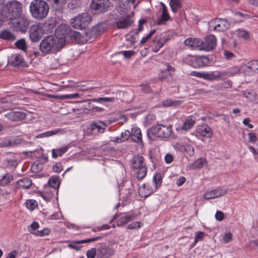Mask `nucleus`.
Instances as JSON below:
<instances>
[{
    "label": "nucleus",
    "instance_id": "nucleus-18",
    "mask_svg": "<svg viewBox=\"0 0 258 258\" xmlns=\"http://www.w3.org/2000/svg\"><path fill=\"white\" fill-rule=\"evenodd\" d=\"M197 132L200 136L208 138H211L213 135L211 127L205 123L199 125L197 128Z\"/></svg>",
    "mask_w": 258,
    "mask_h": 258
},
{
    "label": "nucleus",
    "instance_id": "nucleus-1",
    "mask_svg": "<svg viewBox=\"0 0 258 258\" xmlns=\"http://www.w3.org/2000/svg\"><path fill=\"white\" fill-rule=\"evenodd\" d=\"M69 28L67 26L58 27L55 32L57 37H59L61 40H59L55 38L53 36H48L44 38L40 42L39 49L43 54L49 53H54L60 50L62 47V42L63 41L62 38L66 37Z\"/></svg>",
    "mask_w": 258,
    "mask_h": 258
},
{
    "label": "nucleus",
    "instance_id": "nucleus-39",
    "mask_svg": "<svg viewBox=\"0 0 258 258\" xmlns=\"http://www.w3.org/2000/svg\"><path fill=\"white\" fill-rule=\"evenodd\" d=\"M64 133V131L62 129L56 128L53 130L49 131L44 133H43L44 138L49 137L55 135H62Z\"/></svg>",
    "mask_w": 258,
    "mask_h": 258
},
{
    "label": "nucleus",
    "instance_id": "nucleus-26",
    "mask_svg": "<svg viewBox=\"0 0 258 258\" xmlns=\"http://www.w3.org/2000/svg\"><path fill=\"white\" fill-rule=\"evenodd\" d=\"M133 21L129 17H122L116 21V25L118 29H125L133 24Z\"/></svg>",
    "mask_w": 258,
    "mask_h": 258
},
{
    "label": "nucleus",
    "instance_id": "nucleus-45",
    "mask_svg": "<svg viewBox=\"0 0 258 258\" xmlns=\"http://www.w3.org/2000/svg\"><path fill=\"white\" fill-rule=\"evenodd\" d=\"M237 34L238 37L245 39H248L250 36V33L248 32L240 29L237 30Z\"/></svg>",
    "mask_w": 258,
    "mask_h": 258
},
{
    "label": "nucleus",
    "instance_id": "nucleus-23",
    "mask_svg": "<svg viewBox=\"0 0 258 258\" xmlns=\"http://www.w3.org/2000/svg\"><path fill=\"white\" fill-rule=\"evenodd\" d=\"M106 125L102 121H94L90 124V130L94 134L103 133L104 132Z\"/></svg>",
    "mask_w": 258,
    "mask_h": 258
},
{
    "label": "nucleus",
    "instance_id": "nucleus-50",
    "mask_svg": "<svg viewBox=\"0 0 258 258\" xmlns=\"http://www.w3.org/2000/svg\"><path fill=\"white\" fill-rule=\"evenodd\" d=\"M156 30L153 29L151 30L150 33L146 36L144 37L140 42V45H144L149 39L151 38V36L155 33Z\"/></svg>",
    "mask_w": 258,
    "mask_h": 258
},
{
    "label": "nucleus",
    "instance_id": "nucleus-14",
    "mask_svg": "<svg viewBox=\"0 0 258 258\" xmlns=\"http://www.w3.org/2000/svg\"><path fill=\"white\" fill-rule=\"evenodd\" d=\"M40 25H33L29 30V37L32 41H38L41 38L43 33Z\"/></svg>",
    "mask_w": 258,
    "mask_h": 258
},
{
    "label": "nucleus",
    "instance_id": "nucleus-48",
    "mask_svg": "<svg viewBox=\"0 0 258 258\" xmlns=\"http://www.w3.org/2000/svg\"><path fill=\"white\" fill-rule=\"evenodd\" d=\"M172 74L167 72V71H163L161 72L159 75V77L161 80L164 79H171L172 78Z\"/></svg>",
    "mask_w": 258,
    "mask_h": 258
},
{
    "label": "nucleus",
    "instance_id": "nucleus-41",
    "mask_svg": "<svg viewBox=\"0 0 258 258\" xmlns=\"http://www.w3.org/2000/svg\"><path fill=\"white\" fill-rule=\"evenodd\" d=\"M170 5L172 12L176 13L181 7V3L179 0H170Z\"/></svg>",
    "mask_w": 258,
    "mask_h": 258
},
{
    "label": "nucleus",
    "instance_id": "nucleus-5",
    "mask_svg": "<svg viewBox=\"0 0 258 258\" xmlns=\"http://www.w3.org/2000/svg\"><path fill=\"white\" fill-rule=\"evenodd\" d=\"M172 134V130L171 126L161 124L153 125L147 131V135L150 139L153 137L167 139L170 137Z\"/></svg>",
    "mask_w": 258,
    "mask_h": 258
},
{
    "label": "nucleus",
    "instance_id": "nucleus-44",
    "mask_svg": "<svg viewBox=\"0 0 258 258\" xmlns=\"http://www.w3.org/2000/svg\"><path fill=\"white\" fill-rule=\"evenodd\" d=\"M16 46L19 48L25 51L27 48V45L25 40L24 39H21L17 41L15 43Z\"/></svg>",
    "mask_w": 258,
    "mask_h": 258
},
{
    "label": "nucleus",
    "instance_id": "nucleus-58",
    "mask_svg": "<svg viewBox=\"0 0 258 258\" xmlns=\"http://www.w3.org/2000/svg\"><path fill=\"white\" fill-rule=\"evenodd\" d=\"M248 141L251 143H255L257 140V137L256 135L252 132L248 133Z\"/></svg>",
    "mask_w": 258,
    "mask_h": 258
},
{
    "label": "nucleus",
    "instance_id": "nucleus-51",
    "mask_svg": "<svg viewBox=\"0 0 258 258\" xmlns=\"http://www.w3.org/2000/svg\"><path fill=\"white\" fill-rule=\"evenodd\" d=\"M97 250L95 248H92L87 251V258H95L97 256Z\"/></svg>",
    "mask_w": 258,
    "mask_h": 258
},
{
    "label": "nucleus",
    "instance_id": "nucleus-40",
    "mask_svg": "<svg viewBox=\"0 0 258 258\" xmlns=\"http://www.w3.org/2000/svg\"><path fill=\"white\" fill-rule=\"evenodd\" d=\"M181 101L173 100L172 99H166L162 101V105L164 107H170L179 105L181 104Z\"/></svg>",
    "mask_w": 258,
    "mask_h": 258
},
{
    "label": "nucleus",
    "instance_id": "nucleus-7",
    "mask_svg": "<svg viewBox=\"0 0 258 258\" xmlns=\"http://www.w3.org/2000/svg\"><path fill=\"white\" fill-rule=\"evenodd\" d=\"M91 16L88 13H83L71 20V25L76 29H83L91 22Z\"/></svg>",
    "mask_w": 258,
    "mask_h": 258
},
{
    "label": "nucleus",
    "instance_id": "nucleus-28",
    "mask_svg": "<svg viewBox=\"0 0 258 258\" xmlns=\"http://www.w3.org/2000/svg\"><path fill=\"white\" fill-rule=\"evenodd\" d=\"M196 121V117L193 115L187 116L182 125L181 126L180 128L181 130L187 131L194 125Z\"/></svg>",
    "mask_w": 258,
    "mask_h": 258
},
{
    "label": "nucleus",
    "instance_id": "nucleus-35",
    "mask_svg": "<svg viewBox=\"0 0 258 258\" xmlns=\"http://www.w3.org/2000/svg\"><path fill=\"white\" fill-rule=\"evenodd\" d=\"M162 183V178L160 173H157L154 175L153 177V187L156 190L160 187Z\"/></svg>",
    "mask_w": 258,
    "mask_h": 258
},
{
    "label": "nucleus",
    "instance_id": "nucleus-36",
    "mask_svg": "<svg viewBox=\"0 0 258 258\" xmlns=\"http://www.w3.org/2000/svg\"><path fill=\"white\" fill-rule=\"evenodd\" d=\"M0 37L3 39L9 41H14L16 39V36L11 31L5 30L1 32Z\"/></svg>",
    "mask_w": 258,
    "mask_h": 258
},
{
    "label": "nucleus",
    "instance_id": "nucleus-63",
    "mask_svg": "<svg viewBox=\"0 0 258 258\" xmlns=\"http://www.w3.org/2000/svg\"><path fill=\"white\" fill-rule=\"evenodd\" d=\"M224 214L221 211H218L215 214V218L217 220L221 221L224 219Z\"/></svg>",
    "mask_w": 258,
    "mask_h": 258
},
{
    "label": "nucleus",
    "instance_id": "nucleus-59",
    "mask_svg": "<svg viewBox=\"0 0 258 258\" xmlns=\"http://www.w3.org/2000/svg\"><path fill=\"white\" fill-rule=\"evenodd\" d=\"M53 169L54 172L59 173L62 170V165L60 162H57L53 166Z\"/></svg>",
    "mask_w": 258,
    "mask_h": 258
},
{
    "label": "nucleus",
    "instance_id": "nucleus-21",
    "mask_svg": "<svg viewBox=\"0 0 258 258\" xmlns=\"http://www.w3.org/2000/svg\"><path fill=\"white\" fill-rule=\"evenodd\" d=\"M5 116L9 120L13 121H19L26 117V113L22 111H11Z\"/></svg>",
    "mask_w": 258,
    "mask_h": 258
},
{
    "label": "nucleus",
    "instance_id": "nucleus-22",
    "mask_svg": "<svg viewBox=\"0 0 258 258\" xmlns=\"http://www.w3.org/2000/svg\"><path fill=\"white\" fill-rule=\"evenodd\" d=\"M211 24L215 25L214 29L220 31H223L227 28H229V24L226 20L222 19H215L212 20Z\"/></svg>",
    "mask_w": 258,
    "mask_h": 258
},
{
    "label": "nucleus",
    "instance_id": "nucleus-20",
    "mask_svg": "<svg viewBox=\"0 0 258 258\" xmlns=\"http://www.w3.org/2000/svg\"><path fill=\"white\" fill-rule=\"evenodd\" d=\"M113 254V250L109 246H102L97 249V258H108Z\"/></svg>",
    "mask_w": 258,
    "mask_h": 258
},
{
    "label": "nucleus",
    "instance_id": "nucleus-33",
    "mask_svg": "<svg viewBox=\"0 0 258 258\" xmlns=\"http://www.w3.org/2000/svg\"><path fill=\"white\" fill-rule=\"evenodd\" d=\"M32 180L28 177H24L19 179L17 183V187L19 188L27 189L32 185Z\"/></svg>",
    "mask_w": 258,
    "mask_h": 258
},
{
    "label": "nucleus",
    "instance_id": "nucleus-34",
    "mask_svg": "<svg viewBox=\"0 0 258 258\" xmlns=\"http://www.w3.org/2000/svg\"><path fill=\"white\" fill-rule=\"evenodd\" d=\"M13 179V175L11 173L6 172L5 174L0 176V185L6 186L10 183Z\"/></svg>",
    "mask_w": 258,
    "mask_h": 258
},
{
    "label": "nucleus",
    "instance_id": "nucleus-37",
    "mask_svg": "<svg viewBox=\"0 0 258 258\" xmlns=\"http://www.w3.org/2000/svg\"><path fill=\"white\" fill-rule=\"evenodd\" d=\"M206 163V159L200 158L192 162L190 166L192 169H200L203 168Z\"/></svg>",
    "mask_w": 258,
    "mask_h": 258
},
{
    "label": "nucleus",
    "instance_id": "nucleus-57",
    "mask_svg": "<svg viewBox=\"0 0 258 258\" xmlns=\"http://www.w3.org/2000/svg\"><path fill=\"white\" fill-rule=\"evenodd\" d=\"M50 67L51 69H56L59 65L58 63V59L56 58H52L50 61Z\"/></svg>",
    "mask_w": 258,
    "mask_h": 258
},
{
    "label": "nucleus",
    "instance_id": "nucleus-61",
    "mask_svg": "<svg viewBox=\"0 0 258 258\" xmlns=\"http://www.w3.org/2000/svg\"><path fill=\"white\" fill-rule=\"evenodd\" d=\"M186 153L189 156H192L194 155V149L191 146H186L185 148Z\"/></svg>",
    "mask_w": 258,
    "mask_h": 258
},
{
    "label": "nucleus",
    "instance_id": "nucleus-9",
    "mask_svg": "<svg viewBox=\"0 0 258 258\" xmlns=\"http://www.w3.org/2000/svg\"><path fill=\"white\" fill-rule=\"evenodd\" d=\"M185 61L195 68H199L207 66L209 59L206 56L188 55L185 58Z\"/></svg>",
    "mask_w": 258,
    "mask_h": 258
},
{
    "label": "nucleus",
    "instance_id": "nucleus-56",
    "mask_svg": "<svg viewBox=\"0 0 258 258\" xmlns=\"http://www.w3.org/2000/svg\"><path fill=\"white\" fill-rule=\"evenodd\" d=\"M141 223L140 222H133L127 225V228L129 229L139 228L141 227Z\"/></svg>",
    "mask_w": 258,
    "mask_h": 258
},
{
    "label": "nucleus",
    "instance_id": "nucleus-62",
    "mask_svg": "<svg viewBox=\"0 0 258 258\" xmlns=\"http://www.w3.org/2000/svg\"><path fill=\"white\" fill-rule=\"evenodd\" d=\"M126 39L128 41H131L132 43H135L136 37L132 32H131L129 34L126 35Z\"/></svg>",
    "mask_w": 258,
    "mask_h": 258
},
{
    "label": "nucleus",
    "instance_id": "nucleus-29",
    "mask_svg": "<svg viewBox=\"0 0 258 258\" xmlns=\"http://www.w3.org/2000/svg\"><path fill=\"white\" fill-rule=\"evenodd\" d=\"M51 85L52 86H56L57 88H53L52 87L51 90H52L53 91L57 92V91H72L74 90L75 89H77L78 87L72 85H59L56 83H51Z\"/></svg>",
    "mask_w": 258,
    "mask_h": 258
},
{
    "label": "nucleus",
    "instance_id": "nucleus-32",
    "mask_svg": "<svg viewBox=\"0 0 258 258\" xmlns=\"http://www.w3.org/2000/svg\"><path fill=\"white\" fill-rule=\"evenodd\" d=\"M52 8L55 11H60L66 3V0H47Z\"/></svg>",
    "mask_w": 258,
    "mask_h": 258
},
{
    "label": "nucleus",
    "instance_id": "nucleus-31",
    "mask_svg": "<svg viewBox=\"0 0 258 258\" xmlns=\"http://www.w3.org/2000/svg\"><path fill=\"white\" fill-rule=\"evenodd\" d=\"M69 149L68 146H62L58 148L52 149V157L56 159L58 157L62 156Z\"/></svg>",
    "mask_w": 258,
    "mask_h": 258
},
{
    "label": "nucleus",
    "instance_id": "nucleus-49",
    "mask_svg": "<svg viewBox=\"0 0 258 258\" xmlns=\"http://www.w3.org/2000/svg\"><path fill=\"white\" fill-rule=\"evenodd\" d=\"M50 233V230L48 228H44L41 230H37L34 233V235L38 237H42L48 235Z\"/></svg>",
    "mask_w": 258,
    "mask_h": 258
},
{
    "label": "nucleus",
    "instance_id": "nucleus-19",
    "mask_svg": "<svg viewBox=\"0 0 258 258\" xmlns=\"http://www.w3.org/2000/svg\"><path fill=\"white\" fill-rule=\"evenodd\" d=\"M226 193L225 189L218 187L205 194L204 198L206 200L213 199L224 196Z\"/></svg>",
    "mask_w": 258,
    "mask_h": 258
},
{
    "label": "nucleus",
    "instance_id": "nucleus-47",
    "mask_svg": "<svg viewBox=\"0 0 258 258\" xmlns=\"http://www.w3.org/2000/svg\"><path fill=\"white\" fill-rule=\"evenodd\" d=\"M26 206L29 210H33L37 206V204L35 200H29L26 202Z\"/></svg>",
    "mask_w": 258,
    "mask_h": 258
},
{
    "label": "nucleus",
    "instance_id": "nucleus-25",
    "mask_svg": "<svg viewBox=\"0 0 258 258\" xmlns=\"http://www.w3.org/2000/svg\"><path fill=\"white\" fill-rule=\"evenodd\" d=\"M184 44L192 49H195L202 47L203 41L198 38H188L184 41Z\"/></svg>",
    "mask_w": 258,
    "mask_h": 258
},
{
    "label": "nucleus",
    "instance_id": "nucleus-12",
    "mask_svg": "<svg viewBox=\"0 0 258 258\" xmlns=\"http://www.w3.org/2000/svg\"><path fill=\"white\" fill-rule=\"evenodd\" d=\"M105 30V26L104 24H98L92 27L90 29H85L84 34L86 40L88 39H92L97 36L100 35Z\"/></svg>",
    "mask_w": 258,
    "mask_h": 258
},
{
    "label": "nucleus",
    "instance_id": "nucleus-15",
    "mask_svg": "<svg viewBox=\"0 0 258 258\" xmlns=\"http://www.w3.org/2000/svg\"><path fill=\"white\" fill-rule=\"evenodd\" d=\"M217 44L216 37L213 35H209L207 36L204 41H203L202 47L200 48V50L206 51H210L215 48Z\"/></svg>",
    "mask_w": 258,
    "mask_h": 258
},
{
    "label": "nucleus",
    "instance_id": "nucleus-46",
    "mask_svg": "<svg viewBox=\"0 0 258 258\" xmlns=\"http://www.w3.org/2000/svg\"><path fill=\"white\" fill-rule=\"evenodd\" d=\"M39 227V225L38 222H33L32 224L28 227V230L31 234L34 235V233H36V230L38 229Z\"/></svg>",
    "mask_w": 258,
    "mask_h": 258
},
{
    "label": "nucleus",
    "instance_id": "nucleus-4",
    "mask_svg": "<svg viewBox=\"0 0 258 258\" xmlns=\"http://www.w3.org/2000/svg\"><path fill=\"white\" fill-rule=\"evenodd\" d=\"M236 71L232 70H227L225 72H211L210 73L192 72L190 73L191 76H195L205 80H225L233 76Z\"/></svg>",
    "mask_w": 258,
    "mask_h": 258
},
{
    "label": "nucleus",
    "instance_id": "nucleus-17",
    "mask_svg": "<svg viewBox=\"0 0 258 258\" xmlns=\"http://www.w3.org/2000/svg\"><path fill=\"white\" fill-rule=\"evenodd\" d=\"M8 63L9 65L13 67H25L26 63L24 60L22 56L19 54H12L8 60Z\"/></svg>",
    "mask_w": 258,
    "mask_h": 258
},
{
    "label": "nucleus",
    "instance_id": "nucleus-3",
    "mask_svg": "<svg viewBox=\"0 0 258 258\" xmlns=\"http://www.w3.org/2000/svg\"><path fill=\"white\" fill-rule=\"evenodd\" d=\"M23 5L17 1H9L3 7V15L11 20L17 19L22 14Z\"/></svg>",
    "mask_w": 258,
    "mask_h": 258
},
{
    "label": "nucleus",
    "instance_id": "nucleus-8",
    "mask_svg": "<svg viewBox=\"0 0 258 258\" xmlns=\"http://www.w3.org/2000/svg\"><path fill=\"white\" fill-rule=\"evenodd\" d=\"M132 168L137 169V177L139 179H143L147 174V169L144 163V158L138 156L132 159Z\"/></svg>",
    "mask_w": 258,
    "mask_h": 258
},
{
    "label": "nucleus",
    "instance_id": "nucleus-6",
    "mask_svg": "<svg viewBox=\"0 0 258 258\" xmlns=\"http://www.w3.org/2000/svg\"><path fill=\"white\" fill-rule=\"evenodd\" d=\"M228 70H232L236 71L235 75L239 73H243L245 76H252L254 73H258V60H253L249 61L245 65L241 66L238 69L231 68Z\"/></svg>",
    "mask_w": 258,
    "mask_h": 258
},
{
    "label": "nucleus",
    "instance_id": "nucleus-27",
    "mask_svg": "<svg viewBox=\"0 0 258 258\" xmlns=\"http://www.w3.org/2000/svg\"><path fill=\"white\" fill-rule=\"evenodd\" d=\"M136 218V215L135 213L131 214L123 215L119 218L117 220V225L118 226H123L131 222Z\"/></svg>",
    "mask_w": 258,
    "mask_h": 258
},
{
    "label": "nucleus",
    "instance_id": "nucleus-55",
    "mask_svg": "<svg viewBox=\"0 0 258 258\" xmlns=\"http://www.w3.org/2000/svg\"><path fill=\"white\" fill-rule=\"evenodd\" d=\"M111 101V99L109 97H100L98 98H94L93 101L99 103L107 102Z\"/></svg>",
    "mask_w": 258,
    "mask_h": 258
},
{
    "label": "nucleus",
    "instance_id": "nucleus-54",
    "mask_svg": "<svg viewBox=\"0 0 258 258\" xmlns=\"http://www.w3.org/2000/svg\"><path fill=\"white\" fill-rule=\"evenodd\" d=\"M205 233L202 231H198L196 233L195 236V243H197L198 241L203 240Z\"/></svg>",
    "mask_w": 258,
    "mask_h": 258
},
{
    "label": "nucleus",
    "instance_id": "nucleus-11",
    "mask_svg": "<svg viewBox=\"0 0 258 258\" xmlns=\"http://www.w3.org/2000/svg\"><path fill=\"white\" fill-rule=\"evenodd\" d=\"M110 6L109 0H92L90 5L91 9L103 13L107 12Z\"/></svg>",
    "mask_w": 258,
    "mask_h": 258
},
{
    "label": "nucleus",
    "instance_id": "nucleus-53",
    "mask_svg": "<svg viewBox=\"0 0 258 258\" xmlns=\"http://www.w3.org/2000/svg\"><path fill=\"white\" fill-rule=\"evenodd\" d=\"M120 137L123 142L131 138V132L128 130H125L121 133Z\"/></svg>",
    "mask_w": 258,
    "mask_h": 258
},
{
    "label": "nucleus",
    "instance_id": "nucleus-60",
    "mask_svg": "<svg viewBox=\"0 0 258 258\" xmlns=\"http://www.w3.org/2000/svg\"><path fill=\"white\" fill-rule=\"evenodd\" d=\"M248 148L249 151L252 153L254 159L258 161V149L255 150V148L251 146H249Z\"/></svg>",
    "mask_w": 258,
    "mask_h": 258
},
{
    "label": "nucleus",
    "instance_id": "nucleus-43",
    "mask_svg": "<svg viewBox=\"0 0 258 258\" xmlns=\"http://www.w3.org/2000/svg\"><path fill=\"white\" fill-rule=\"evenodd\" d=\"M49 184L50 186L54 189H56L59 185V179L56 177H51L49 180Z\"/></svg>",
    "mask_w": 258,
    "mask_h": 258
},
{
    "label": "nucleus",
    "instance_id": "nucleus-64",
    "mask_svg": "<svg viewBox=\"0 0 258 258\" xmlns=\"http://www.w3.org/2000/svg\"><path fill=\"white\" fill-rule=\"evenodd\" d=\"M165 69L164 70L165 71H167V72L171 73L172 74L175 71V69L174 67L170 66L169 64V63H166L165 64Z\"/></svg>",
    "mask_w": 258,
    "mask_h": 258
},
{
    "label": "nucleus",
    "instance_id": "nucleus-16",
    "mask_svg": "<svg viewBox=\"0 0 258 258\" xmlns=\"http://www.w3.org/2000/svg\"><path fill=\"white\" fill-rule=\"evenodd\" d=\"M156 191L151 184L144 183L139 188V194L142 198H146Z\"/></svg>",
    "mask_w": 258,
    "mask_h": 258
},
{
    "label": "nucleus",
    "instance_id": "nucleus-42",
    "mask_svg": "<svg viewBox=\"0 0 258 258\" xmlns=\"http://www.w3.org/2000/svg\"><path fill=\"white\" fill-rule=\"evenodd\" d=\"M102 237L101 236H96V237H92V238H88V239H86L75 241L73 242L75 243H78V244L89 243V242H94V241H96L100 240L102 239Z\"/></svg>",
    "mask_w": 258,
    "mask_h": 258
},
{
    "label": "nucleus",
    "instance_id": "nucleus-2",
    "mask_svg": "<svg viewBox=\"0 0 258 258\" xmlns=\"http://www.w3.org/2000/svg\"><path fill=\"white\" fill-rule=\"evenodd\" d=\"M49 10L48 4L44 0H33L30 3L29 11L32 17L41 21L48 15Z\"/></svg>",
    "mask_w": 258,
    "mask_h": 258
},
{
    "label": "nucleus",
    "instance_id": "nucleus-52",
    "mask_svg": "<svg viewBox=\"0 0 258 258\" xmlns=\"http://www.w3.org/2000/svg\"><path fill=\"white\" fill-rule=\"evenodd\" d=\"M244 96L250 100H253L255 99L256 94L255 92H248L245 91L244 92Z\"/></svg>",
    "mask_w": 258,
    "mask_h": 258
},
{
    "label": "nucleus",
    "instance_id": "nucleus-24",
    "mask_svg": "<svg viewBox=\"0 0 258 258\" xmlns=\"http://www.w3.org/2000/svg\"><path fill=\"white\" fill-rule=\"evenodd\" d=\"M131 139L133 141L138 144L143 143L141 131L139 128L136 127L132 129Z\"/></svg>",
    "mask_w": 258,
    "mask_h": 258
},
{
    "label": "nucleus",
    "instance_id": "nucleus-13",
    "mask_svg": "<svg viewBox=\"0 0 258 258\" xmlns=\"http://www.w3.org/2000/svg\"><path fill=\"white\" fill-rule=\"evenodd\" d=\"M169 40V36L168 34L165 33L161 34L159 38H156L153 40V51L157 52Z\"/></svg>",
    "mask_w": 258,
    "mask_h": 258
},
{
    "label": "nucleus",
    "instance_id": "nucleus-30",
    "mask_svg": "<svg viewBox=\"0 0 258 258\" xmlns=\"http://www.w3.org/2000/svg\"><path fill=\"white\" fill-rule=\"evenodd\" d=\"M161 5L162 8V13L160 18L157 22V25H162L164 24L165 22L170 18L166 6L162 2L161 3Z\"/></svg>",
    "mask_w": 258,
    "mask_h": 258
},
{
    "label": "nucleus",
    "instance_id": "nucleus-38",
    "mask_svg": "<svg viewBox=\"0 0 258 258\" xmlns=\"http://www.w3.org/2000/svg\"><path fill=\"white\" fill-rule=\"evenodd\" d=\"M25 144V141L22 139L17 138L10 140L7 143L6 146L8 147H16Z\"/></svg>",
    "mask_w": 258,
    "mask_h": 258
},
{
    "label": "nucleus",
    "instance_id": "nucleus-10",
    "mask_svg": "<svg viewBox=\"0 0 258 258\" xmlns=\"http://www.w3.org/2000/svg\"><path fill=\"white\" fill-rule=\"evenodd\" d=\"M17 20L12 22V25L16 31L25 32L30 24V20L25 15H22L17 18Z\"/></svg>",
    "mask_w": 258,
    "mask_h": 258
}]
</instances>
